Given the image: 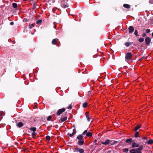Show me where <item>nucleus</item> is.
Segmentation results:
<instances>
[{"label": "nucleus", "mask_w": 153, "mask_h": 153, "mask_svg": "<svg viewBox=\"0 0 153 153\" xmlns=\"http://www.w3.org/2000/svg\"><path fill=\"white\" fill-rule=\"evenodd\" d=\"M78 140L77 144L79 146L83 145L84 143V139L82 135L79 134L76 137V140Z\"/></svg>", "instance_id": "1"}, {"label": "nucleus", "mask_w": 153, "mask_h": 153, "mask_svg": "<svg viewBox=\"0 0 153 153\" xmlns=\"http://www.w3.org/2000/svg\"><path fill=\"white\" fill-rule=\"evenodd\" d=\"M29 129L33 131V132L31 134L33 138H36V128L35 127H32L30 128Z\"/></svg>", "instance_id": "2"}, {"label": "nucleus", "mask_w": 153, "mask_h": 153, "mask_svg": "<svg viewBox=\"0 0 153 153\" xmlns=\"http://www.w3.org/2000/svg\"><path fill=\"white\" fill-rule=\"evenodd\" d=\"M61 5L63 8H65L68 7L69 5L67 2H65V0H62Z\"/></svg>", "instance_id": "3"}, {"label": "nucleus", "mask_w": 153, "mask_h": 153, "mask_svg": "<svg viewBox=\"0 0 153 153\" xmlns=\"http://www.w3.org/2000/svg\"><path fill=\"white\" fill-rule=\"evenodd\" d=\"M145 40L146 42V45L147 46H149L151 41V39L149 37L147 36L145 38Z\"/></svg>", "instance_id": "4"}, {"label": "nucleus", "mask_w": 153, "mask_h": 153, "mask_svg": "<svg viewBox=\"0 0 153 153\" xmlns=\"http://www.w3.org/2000/svg\"><path fill=\"white\" fill-rule=\"evenodd\" d=\"M143 145L140 146L138 148L136 149V153H142L141 151L143 149Z\"/></svg>", "instance_id": "5"}, {"label": "nucleus", "mask_w": 153, "mask_h": 153, "mask_svg": "<svg viewBox=\"0 0 153 153\" xmlns=\"http://www.w3.org/2000/svg\"><path fill=\"white\" fill-rule=\"evenodd\" d=\"M65 111V109L64 108H63L61 109H60L58 110L56 114L58 115H60Z\"/></svg>", "instance_id": "6"}, {"label": "nucleus", "mask_w": 153, "mask_h": 153, "mask_svg": "<svg viewBox=\"0 0 153 153\" xmlns=\"http://www.w3.org/2000/svg\"><path fill=\"white\" fill-rule=\"evenodd\" d=\"M132 56L131 53L130 52L128 53L126 55L125 58L128 60H129L131 59V58Z\"/></svg>", "instance_id": "7"}, {"label": "nucleus", "mask_w": 153, "mask_h": 153, "mask_svg": "<svg viewBox=\"0 0 153 153\" xmlns=\"http://www.w3.org/2000/svg\"><path fill=\"white\" fill-rule=\"evenodd\" d=\"M128 68H119L118 69L119 71H121L122 72H127L128 70L127 69Z\"/></svg>", "instance_id": "8"}, {"label": "nucleus", "mask_w": 153, "mask_h": 153, "mask_svg": "<svg viewBox=\"0 0 153 153\" xmlns=\"http://www.w3.org/2000/svg\"><path fill=\"white\" fill-rule=\"evenodd\" d=\"M75 149L76 152H78L80 153H83L84 152V150L82 149H80L78 148H75Z\"/></svg>", "instance_id": "9"}, {"label": "nucleus", "mask_w": 153, "mask_h": 153, "mask_svg": "<svg viewBox=\"0 0 153 153\" xmlns=\"http://www.w3.org/2000/svg\"><path fill=\"white\" fill-rule=\"evenodd\" d=\"M128 29L129 30V33H133L134 30V27L131 26H130L128 28Z\"/></svg>", "instance_id": "10"}, {"label": "nucleus", "mask_w": 153, "mask_h": 153, "mask_svg": "<svg viewBox=\"0 0 153 153\" xmlns=\"http://www.w3.org/2000/svg\"><path fill=\"white\" fill-rule=\"evenodd\" d=\"M111 141L109 139H107L105 142H102L101 143L103 144L107 145L111 143Z\"/></svg>", "instance_id": "11"}, {"label": "nucleus", "mask_w": 153, "mask_h": 153, "mask_svg": "<svg viewBox=\"0 0 153 153\" xmlns=\"http://www.w3.org/2000/svg\"><path fill=\"white\" fill-rule=\"evenodd\" d=\"M67 119V117L66 116L64 117L63 118L61 117V118L59 120V122L60 123H62L66 120Z\"/></svg>", "instance_id": "12"}, {"label": "nucleus", "mask_w": 153, "mask_h": 153, "mask_svg": "<svg viewBox=\"0 0 153 153\" xmlns=\"http://www.w3.org/2000/svg\"><path fill=\"white\" fill-rule=\"evenodd\" d=\"M58 39L57 38L53 39L52 42V44L53 45H56V43H57V41Z\"/></svg>", "instance_id": "13"}, {"label": "nucleus", "mask_w": 153, "mask_h": 153, "mask_svg": "<svg viewBox=\"0 0 153 153\" xmlns=\"http://www.w3.org/2000/svg\"><path fill=\"white\" fill-rule=\"evenodd\" d=\"M133 141L132 140V139L131 138H130L129 139H127L125 142L126 143H129L130 144H131L132 142H133Z\"/></svg>", "instance_id": "14"}, {"label": "nucleus", "mask_w": 153, "mask_h": 153, "mask_svg": "<svg viewBox=\"0 0 153 153\" xmlns=\"http://www.w3.org/2000/svg\"><path fill=\"white\" fill-rule=\"evenodd\" d=\"M139 144H136L135 142H134L132 145L131 147L134 148L135 147H139Z\"/></svg>", "instance_id": "15"}, {"label": "nucleus", "mask_w": 153, "mask_h": 153, "mask_svg": "<svg viewBox=\"0 0 153 153\" xmlns=\"http://www.w3.org/2000/svg\"><path fill=\"white\" fill-rule=\"evenodd\" d=\"M23 125L24 124L22 122H19L17 124V126L19 128L22 127Z\"/></svg>", "instance_id": "16"}, {"label": "nucleus", "mask_w": 153, "mask_h": 153, "mask_svg": "<svg viewBox=\"0 0 153 153\" xmlns=\"http://www.w3.org/2000/svg\"><path fill=\"white\" fill-rule=\"evenodd\" d=\"M85 114L86 115V117L87 118V120L88 121H90V118L89 117V112H86L85 113Z\"/></svg>", "instance_id": "17"}, {"label": "nucleus", "mask_w": 153, "mask_h": 153, "mask_svg": "<svg viewBox=\"0 0 153 153\" xmlns=\"http://www.w3.org/2000/svg\"><path fill=\"white\" fill-rule=\"evenodd\" d=\"M146 143L148 144H152L153 143V140L152 139H150L149 140H147Z\"/></svg>", "instance_id": "18"}, {"label": "nucleus", "mask_w": 153, "mask_h": 153, "mask_svg": "<svg viewBox=\"0 0 153 153\" xmlns=\"http://www.w3.org/2000/svg\"><path fill=\"white\" fill-rule=\"evenodd\" d=\"M12 6L16 10H17V4L16 3H13L12 4Z\"/></svg>", "instance_id": "19"}, {"label": "nucleus", "mask_w": 153, "mask_h": 153, "mask_svg": "<svg viewBox=\"0 0 153 153\" xmlns=\"http://www.w3.org/2000/svg\"><path fill=\"white\" fill-rule=\"evenodd\" d=\"M141 127V125H137L134 128V130L135 131H137Z\"/></svg>", "instance_id": "20"}, {"label": "nucleus", "mask_w": 153, "mask_h": 153, "mask_svg": "<svg viewBox=\"0 0 153 153\" xmlns=\"http://www.w3.org/2000/svg\"><path fill=\"white\" fill-rule=\"evenodd\" d=\"M123 7L129 9L130 8V5L128 4H125L123 5Z\"/></svg>", "instance_id": "21"}, {"label": "nucleus", "mask_w": 153, "mask_h": 153, "mask_svg": "<svg viewBox=\"0 0 153 153\" xmlns=\"http://www.w3.org/2000/svg\"><path fill=\"white\" fill-rule=\"evenodd\" d=\"M86 135L88 137H91L92 135V134L91 132H88V133L86 134Z\"/></svg>", "instance_id": "22"}, {"label": "nucleus", "mask_w": 153, "mask_h": 153, "mask_svg": "<svg viewBox=\"0 0 153 153\" xmlns=\"http://www.w3.org/2000/svg\"><path fill=\"white\" fill-rule=\"evenodd\" d=\"M136 149H132L129 151L130 153H136Z\"/></svg>", "instance_id": "23"}, {"label": "nucleus", "mask_w": 153, "mask_h": 153, "mask_svg": "<svg viewBox=\"0 0 153 153\" xmlns=\"http://www.w3.org/2000/svg\"><path fill=\"white\" fill-rule=\"evenodd\" d=\"M125 45L126 47H128L131 45V43H130V42H126Z\"/></svg>", "instance_id": "24"}, {"label": "nucleus", "mask_w": 153, "mask_h": 153, "mask_svg": "<svg viewBox=\"0 0 153 153\" xmlns=\"http://www.w3.org/2000/svg\"><path fill=\"white\" fill-rule=\"evenodd\" d=\"M28 119H26V120H23V123L24 124H26L27 123H28Z\"/></svg>", "instance_id": "25"}, {"label": "nucleus", "mask_w": 153, "mask_h": 153, "mask_svg": "<svg viewBox=\"0 0 153 153\" xmlns=\"http://www.w3.org/2000/svg\"><path fill=\"white\" fill-rule=\"evenodd\" d=\"M88 105V103L87 102H85L83 103L82 105V106L84 108H86L87 106Z\"/></svg>", "instance_id": "26"}, {"label": "nucleus", "mask_w": 153, "mask_h": 153, "mask_svg": "<svg viewBox=\"0 0 153 153\" xmlns=\"http://www.w3.org/2000/svg\"><path fill=\"white\" fill-rule=\"evenodd\" d=\"M42 21L41 19H39L36 22V23L37 24H41Z\"/></svg>", "instance_id": "27"}, {"label": "nucleus", "mask_w": 153, "mask_h": 153, "mask_svg": "<svg viewBox=\"0 0 153 153\" xmlns=\"http://www.w3.org/2000/svg\"><path fill=\"white\" fill-rule=\"evenodd\" d=\"M138 41L140 43L143 42L144 39L143 38H140L138 39Z\"/></svg>", "instance_id": "28"}, {"label": "nucleus", "mask_w": 153, "mask_h": 153, "mask_svg": "<svg viewBox=\"0 0 153 153\" xmlns=\"http://www.w3.org/2000/svg\"><path fill=\"white\" fill-rule=\"evenodd\" d=\"M135 137H139V133L138 131H136L135 133L134 134Z\"/></svg>", "instance_id": "29"}, {"label": "nucleus", "mask_w": 153, "mask_h": 153, "mask_svg": "<svg viewBox=\"0 0 153 153\" xmlns=\"http://www.w3.org/2000/svg\"><path fill=\"white\" fill-rule=\"evenodd\" d=\"M134 35L136 36H139V34H138V32L137 30H135L134 31Z\"/></svg>", "instance_id": "30"}, {"label": "nucleus", "mask_w": 153, "mask_h": 153, "mask_svg": "<svg viewBox=\"0 0 153 153\" xmlns=\"http://www.w3.org/2000/svg\"><path fill=\"white\" fill-rule=\"evenodd\" d=\"M128 151V150L127 148L124 149H123V152H124L127 153Z\"/></svg>", "instance_id": "31"}, {"label": "nucleus", "mask_w": 153, "mask_h": 153, "mask_svg": "<svg viewBox=\"0 0 153 153\" xmlns=\"http://www.w3.org/2000/svg\"><path fill=\"white\" fill-rule=\"evenodd\" d=\"M35 25V24H31L29 25V28L30 29H31L34 26V25Z\"/></svg>", "instance_id": "32"}, {"label": "nucleus", "mask_w": 153, "mask_h": 153, "mask_svg": "<svg viewBox=\"0 0 153 153\" xmlns=\"http://www.w3.org/2000/svg\"><path fill=\"white\" fill-rule=\"evenodd\" d=\"M87 131H88V130H85L84 131V132L82 133V134H81V135H82L83 136V135H85V134H86L87 133H88V132H87Z\"/></svg>", "instance_id": "33"}, {"label": "nucleus", "mask_w": 153, "mask_h": 153, "mask_svg": "<svg viewBox=\"0 0 153 153\" xmlns=\"http://www.w3.org/2000/svg\"><path fill=\"white\" fill-rule=\"evenodd\" d=\"M52 118V116H49L47 117V120L48 121H50V120H51Z\"/></svg>", "instance_id": "34"}, {"label": "nucleus", "mask_w": 153, "mask_h": 153, "mask_svg": "<svg viewBox=\"0 0 153 153\" xmlns=\"http://www.w3.org/2000/svg\"><path fill=\"white\" fill-rule=\"evenodd\" d=\"M36 4L35 3H34L33 4V9L34 10L35 9L36 7Z\"/></svg>", "instance_id": "35"}, {"label": "nucleus", "mask_w": 153, "mask_h": 153, "mask_svg": "<svg viewBox=\"0 0 153 153\" xmlns=\"http://www.w3.org/2000/svg\"><path fill=\"white\" fill-rule=\"evenodd\" d=\"M46 139L48 141H49L50 140V137L49 136H47L46 137Z\"/></svg>", "instance_id": "36"}, {"label": "nucleus", "mask_w": 153, "mask_h": 153, "mask_svg": "<svg viewBox=\"0 0 153 153\" xmlns=\"http://www.w3.org/2000/svg\"><path fill=\"white\" fill-rule=\"evenodd\" d=\"M72 105L71 104L69 105L67 107V108L68 109H71L72 108Z\"/></svg>", "instance_id": "37"}, {"label": "nucleus", "mask_w": 153, "mask_h": 153, "mask_svg": "<svg viewBox=\"0 0 153 153\" xmlns=\"http://www.w3.org/2000/svg\"><path fill=\"white\" fill-rule=\"evenodd\" d=\"M68 135L70 137H72L74 135V134L73 133L72 134L68 133Z\"/></svg>", "instance_id": "38"}, {"label": "nucleus", "mask_w": 153, "mask_h": 153, "mask_svg": "<svg viewBox=\"0 0 153 153\" xmlns=\"http://www.w3.org/2000/svg\"><path fill=\"white\" fill-rule=\"evenodd\" d=\"M73 132H72V133L74 134H75L76 133V129L75 128H74L73 130Z\"/></svg>", "instance_id": "39"}, {"label": "nucleus", "mask_w": 153, "mask_h": 153, "mask_svg": "<svg viewBox=\"0 0 153 153\" xmlns=\"http://www.w3.org/2000/svg\"><path fill=\"white\" fill-rule=\"evenodd\" d=\"M118 142L117 141H114L113 142L111 143V145H114L115 144H116Z\"/></svg>", "instance_id": "40"}, {"label": "nucleus", "mask_w": 153, "mask_h": 153, "mask_svg": "<svg viewBox=\"0 0 153 153\" xmlns=\"http://www.w3.org/2000/svg\"><path fill=\"white\" fill-rule=\"evenodd\" d=\"M150 32V30L149 29H147L146 30V33H148Z\"/></svg>", "instance_id": "41"}, {"label": "nucleus", "mask_w": 153, "mask_h": 153, "mask_svg": "<svg viewBox=\"0 0 153 153\" xmlns=\"http://www.w3.org/2000/svg\"><path fill=\"white\" fill-rule=\"evenodd\" d=\"M146 35H146V33H143L142 34V36H143V37H144L146 36Z\"/></svg>", "instance_id": "42"}, {"label": "nucleus", "mask_w": 153, "mask_h": 153, "mask_svg": "<svg viewBox=\"0 0 153 153\" xmlns=\"http://www.w3.org/2000/svg\"><path fill=\"white\" fill-rule=\"evenodd\" d=\"M147 137H144L142 138V139H147Z\"/></svg>", "instance_id": "43"}, {"label": "nucleus", "mask_w": 153, "mask_h": 153, "mask_svg": "<svg viewBox=\"0 0 153 153\" xmlns=\"http://www.w3.org/2000/svg\"><path fill=\"white\" fill-rule=\"evenodd\" d=\"M149 2L151 4H153V0H150Z\"/></svg>", "instance_id": "44"}, {"label": "nucleus", "mask_w": 153, "mask_h": 153, "mask_svg": "<svg viewBox=\"0 0 153 153\" xmlns=\"http://www.w3.org/2000/svg\"><path fill=\"white\" fill-rule=\"evenodd\" d=\"M14 23L13 22H11L10 23V24L12 25H14Z\"/></svg>", "instance_id": "45"}, {"label": "nucleus", "mask_w": 153, "mask_h": 153, "mask_svg": "<svg viewBox=\"0 0 153 153\" xmlns=\"http://www.w3.org/2000/svg\"><path fill=\"white\" fill-rule=\"evenodd\" d=\"M97 140L95 139V140H94V143H96V142H97Z\"/></svg>", "instance_id": "46"}, {"label": "nucleus", "mask_w": 153, "mask_h": 153, "mask_svg": "<svg viewBox=\"0 0 153 153\" xmlns=\"http://www.w3.org/2000/svg\"><path fill=\"white\" fill-rule=\"evenodd\" d=\"M144 56H143L142 58H141L140 59V60H141L143 59V58H144Z\"/></svg>", "instance_id": "47"}, {"label": "nucleus", "mask_w": 153, "mask_h": 153, "mask_svg": "<svg viewBox=\"0 0 153 153\" xmlns=\"http://www.w3.org/2000/svg\"><path fill=\"white\" fill-rule=\"evenodd\" d=\"M73 127L74 128H75V125H74L73 126Z\"/></svg>", "instance_id": "48"}, {"label": "nucleus", "mask_w": 153, "mask_h": 153, "mask_svg": "<svg viewBox=\"0 0 153 153\" xmlns=\"http://www.w3.org/2000/svg\"><path fill=\"white\" fill-rule=\"evenodd\" d=\"M152 37H153V32L152 33Z\"/></svg>", "instance_id": "49"}, {"label": "nucleus", "mask_w": 153, "mask_h": 153, "mask_svg": "<svg viewBox=\"0 0 153 153\" xmlns=\"http://www.w3.org/2000/svg\"><path fill=\"white\" fill-rule=\"evenodd\" d=\"M33 120H34V122H35V121H36V120H35V118H34V119H33Z\"/></svg>", "instance_id": "50"}, {"label": "nucleus", "mask_w": 153, "mask_h": 153, "mask_svg": "<svg viewBox=\"0 0 153 153\" xmlns=\"http://www.w3.org/2000/svg\"><path fill=\"white\" fill-rule=\"evenodd\" d=\"M120 143H122V141H121Z\"/></svg>", "instance_id": "51"}, {"label": "nucleus", "mask_w": 153, "mask_h": 153, "mask_svg": "<svg viewBox=\"0 0 153 153\" xmlns=\"http://www.w3.org/2000/svg\"><path fill=\"white\" fill-rule=\"evenodd\" d=\"M130 43H131V45L133 43V42H130Z\"/></svg>", "instance_id": "52"}, {"label": "nucleus", "mask_w": 153, "mask_h": 153, "mask_svg": "<svg viewBox=\"0 0 153 153\" xmlns=\"http://www.w3.org/2000/svg\"><path fill=\"white\" fill-rule=\"evenodd\" d=\"M58 47H59V44H58Z\"/></svg>", "instance_id": "53"}, {"label": "nucleus", "mask_w": 153, "mask_h": 153, "mask_svg": "<svg viewBox=\"0 0 153 153\" xmlns=\"http://www.w3.org/2000/svg\"><path fill=\"white\" fill-rule=\"evenodd\" d=\"M95 144H96V145H97V143H95Z\"/></svg>", "instance_id": "54"}, {"label": "nucleus", "mask_w": 153, "mask_h": 153, "mask_svg": "<svg viewBox=\"0 0 153 153\" xmlns=\"http://www.w3.org/2000/svg\"><path fill=\"white\" fill-rule=\"evenodd\" d=\"M124 67H127L126 66H124Z\"/></svg>", "instance_id": "55"}, {"label": "nucleus", "mask_w": 153, "mask_h": 153, "mask_svg": "<svg viewBox=\"0 0 153 153\" xmlns=\"http://www.w3.org/2000/svg\"><path fill=\"white\" fill-rule=\"evenodd\" d=\"M128 70H129V69ZM129 70H131V69H129Z\"/></svg>", "instance_id": "56"}]
</instances>
